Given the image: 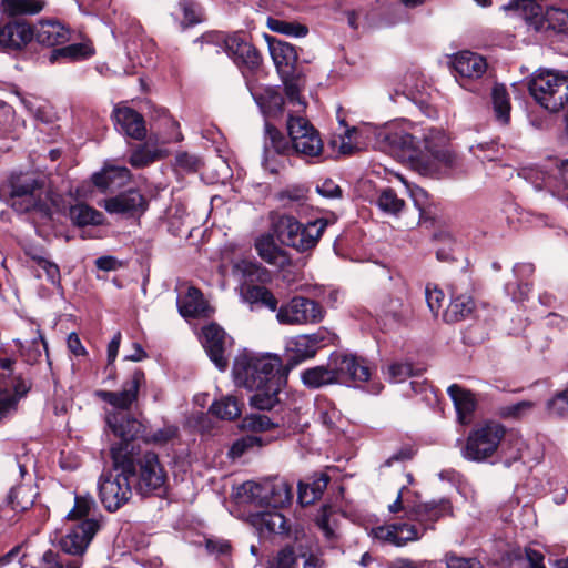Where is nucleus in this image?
Returning <instances> with one entry per match:
<instances>
[{
  "label": "nucleus",
  "instance_id": "4d7b16f0",
  "mask_svg": "<svg viewBox=\"0 0 568 568\" xmlns=\"http://www.w3.org/2000/svg\"><path fill=\"white\" fill-rule=\"evenodd\" d=\"M254 446H262V438L256 435H246L233 444L231 454L233 457H240L246 449Z\"/></svg>",
  "mask_w": 568,
  "mask_h": 568
},
{
  "label": "nucleus",
  "instance_id": "412c9836",
  "mask_svg": "<svg viewBox=\"0 0 568 568\" xmlns=\"http://www.w3.org/2000/svg\"><path fill=\"white\" fill-rule=\"evenodd\" d=\"M105 422L112 433L120 438L118 444L112 445L111 450L124 444H134L133 439L139 434L141 424L129 412H106Z\"/></svg>",
  "mask_w": 568,
  "mask_h": 568
},
{
  "label": "nucleus",
  "instance_id": "a19ab883",
  "mask_svg": "<svg viewBox=\"0 0 568 568\" xmlns=\"http://www.w3.org/2000/svg\"><path fill=\"white\" fill-rule=\"evenodd\" d=\"M270 52L272 59L278 70L281 68H292L297 61V53L295 48L283 41H274L270 43Z\"/></svg>",
  "mask_w": 568,
  "mask_h": 568
},
{
  "label": "nucleus",
  "instance_id": "c85d7f7f",
  "mask_svg": "<svg viewBox=\"0 0 568 568\" xmlns=\"http://www.w3.org/2000/svg\"><path fill=\"white\" fill-rule=\"evenodd\" d=\"M453 64L456 73L464 79H479L487 70L485 58L470 51L459 52Z\"/></svg>",
  "mask_w": 568,
  "mask_h": 568
},
{
  "label": "nucleus",
  "instance_id": "6e6d98bb",
  "mask_svg": "<svg viewBox=\"0 0 568 568\" xmlns=\"http://www.w3.org/2000/svg\"><path fill=\"white\" fill-rule=\"evenodd\" d=\"M285 93L288 99V103L296 106L295 112H301L305 109L306 103L300 97V87L295 80H285Z\"/></svg>",
  "mask_w": 568,
  "mask_h": 568
},
{
  "label": "nucleus",
  "instance_id": "9d476101",
  "mask_svg": "<svg viewBox=\"0 0 568 568\" xmlns=\"http://www.w3.org/2000/svg\"><path fill=\"white\" fill-rule=\"evenodd\" d=\"M528 89L535 101L549 112H559L568 103V77L557 72L537 71Z\"/></svg>",
  "mask_w": 568,
  "mask_h": 568
},
{
  "label": "nucleus",
  "instance_id": "09e8293b",
  "mask_svg": "<svg viewBox=\"0 0 568 568\" xmlns=\"http://www.w3.org/2000/svg\"><path fill=\"white\" fill-rule=\"evenodd\" d=\"M34 495L29 487L20 486L11 490L10 503L14 510H27L33 505Z\"/></svg>",
  "mask_w": 568,
  "mask_h": 568
},
{
  "label": "nucleus",
  "instance_id": "f257e3e1",
  "mask_svg": "<svg viewBox=\"0 0 568 568\" xmlns=\"http://www.w3.org/2000/svg\"><path fill=\"white\" fill-rule=\"evenodd\" d=\"M375 146L407 162L420 175L440 178L456 165V155L449 148V139L436 128L423 130L408 122H393L375 132Z\"/></svg>",
  "mask_w": 568,
  "mask_h": 568
},
{
  "label": "nucleus",
  "instance_id": "9b49d317",
  "mask_svg": "<svg viewBox=\"0 0 568 568\" xmlns=\"http://www.w3.org/2000/svg\"><path fill=\"white\" fill-rule=\"evenodd\" d=\"M504 436L503 425L495 422L484 423L470 430L460 450L462 456L469 462H487L496 454Z\"/></svg>",
  "mask_w": 568,
  "mask_h": 568
},
{
  "label": "nucleus",
  "instance_id": "1a4fd4ad",
  "mask_svg": "<svg viewBox=\"0 0 568 568\" xmlns=\"http://www.w3.org/2000/svg\"><path fill=\"white\" fill-rule=\"evenodd\" d=\"M134 463L135 490L141 496L161 495L164 491L166 483V473L159 460V456L153 452L140 454L135 444H124Z\"/></svg>",
  "mask_w": 568,
  "mask_h": 568
},
{
  "label": "nucleus",
  "instance_id": "a211bd4d",
  "mask_svg": "<svg viewBox=\"0 0 568 568\" xmlns=\"http://www.w3.org/2000/svg\"><path fill=\"white\" fill-rule=\"evenodd\" d=\"M333 367L337 383L366 382L371 373L364 359L351 354H335L332 356Z\"/></svg>",
  "mask_w": 568,
  "mask_h": 568
},
{
  "label": "nucleus",
  "instance_id": "5fc2aeb1",
  "mask_svg": "<svg viewBox=\"0 0 568 568\" xmlns=\"http://www.w3.org/2000/svg\"><path fill=\"white\" fill-rule=\"evenodd\" d=\"M158 158V152L149 149L148 146H141L133 151L130 156V163L134 168H143L152 163Z\"/></svg>",
  "mask_w": 568,
  "mask_h": 568
},
{
  "label": "nucleus",
  "instance_id": "3c124183",
  "mask_svg": "<svg viewBox=\"0 0 568 568\" xmlns=\"http://www.w3.org/2000/svg\"><path fill=\"white\" fill-rule=\"evenodd\" d=\"M534 407V404L529 400H523L510 405H505L499 408V415L503 418H521L527 415Z\"/></svg>",
  "mask_w": 568,
  "mask_h": 568
},
{
  "label": "nucleus",
  "instance_id": "13d9d810",
  "mask_svg": "<svg viewBox=\"0 0 568 568\" xmlns=\"http://www.w3.org/2000/svg\"><path fill=\"white\" fill-rule=\"evenodd\" d=\"M446 568H483L480 561L475 558L458 557L454 554L445 556Z\"/></svg>",
  "mask_w": 568,
  "mask_h": 568
},
{
  "label": "nucleus",
  "instance_id": "39448f33",
  "mask_svg": "<svg viewBox=\"0 0 568 568\" xmlns=\"http://www.w3.org/2000/svg\"><path fill=\"white\" fill-rule=\"evenodd\" d=\"M130 452L125 447L112 449V468L100 476L99 495L109 511L118 510L132 497L131 478L134 475V463Z\"/></svg>",
  "mask_w": 568,
  "mask_h": 568
},
{
  "label": "nucleus",
  "instance_id": "0e129e2a",
  "mask_svg": "<svg viewBox=\"0 0 568 568\" xmlns=\"http://www.w3.org/2000/svg\"><path fill=\"white\" fill-rule=\"evenodd\" d=\"M175 164L184 171L193 172L197 170L200 160L193 154L180 152L175 156Z\"/></svg>",
  "mask_w": 568,
  "mask_h": 568
},
{
  "label": "nucleus",
  "instance_id": "de8ad7c7",
  "mask_svg": "<svg viewBox=\"0 0 568 568\" xmlns=\"http://www.w3.org/2000/svg\"><path fill=\"white\" fill-rule=\"evenodd\" d=\"M236 268L241 271L243 276L250 282H266L270 280V272L261 264L242 261L236 265Z\"/></svg>",
  "mask_w": 568,
  "mask_h": 568
},
{
  "label": "nucleus",
  "instance_id": "f03ea898",
  "mask_svg": "<svg viewBox=\"0 0 568 568\" xmlns=\"http://www.w3.org/2000/svg\"><path fill=\"white\" fill-rule=\"evenodd\" d=\"M403 487L394 503L388 505L389 513L404 511L406 523H394L372 529V536L388 545L403 547L409 541L419 540L428 529L443 516L449 514L450 503L447 499L429 503H416Z\"/></svg>",
  "mask_w": 568,
  "mask_h": 568
},
{
  "label": "nucleus",
  "instance_id": "0eeeda50",
  "mask_svg": "<svg viewBox=\"0 0 568 568\" xmlns=\"http://www.w3.org/2000/svg\"><path fill=\"white\" fill-rule=\"evenodd\" d=\"M327 225L328 221L325 219L304 224L292 215H283L275 224L274 233L282 245L305 253L316 247Z\"/></svg>",
  "mask_w": 568,
  "mask_h": 568
},
{
  "label": "nucleus",
  "instance_id": "58836bf2",
  "mask_svg": "<svg viewBox=\"0 0 568 568\" xmlns=\"http://www.w3.org/2000/svg\"><path fill=\"white\" fill-rule=\"evenodd\" d=\"M276 197L283 207L301 212L307 204V189L301 185L290 186L281 191Z\"/></svg>",
  "mask_w": 568,
  "mask_h": 568
},
{
  "label": "nucleus",
  "instance_id": "6e6552de",
  "mask_svg": "<svg viewBox=\"0 0 568 568\" xmlns=\"http://www.w3.org/2000/svg\"><path fill=\"white\" fill-rule=\"evenodd\" d=\"M505 11L515 18L523 19L528 28L535 31L552 29L557 32L568 31V11L550 8L546 11L535 0H509L503 6Z\"/></svg>",
  "mask_w": 568,
  "mask_h": 568
},
{
  "label": "nucleus",
  "instance_id": "052dcab7",
  "mask_svg": "<svg viewBox=\"0 0 568 568\" xmlns=\"http://www.w3.org/2000/svg\"><path fill=\"white\" fill-rule=\"evenodd\" d=\"M425 295H426V302H427V305H428L430 312L434 315H437L442 307V302L444 300V292L442 290L437 288L436 286L430 287L428 285L425 290Z\"/></svg>",
  "mask_w": 568,
  "mask_h": 568
},
{
  "label": "nucleus",
  "instance_id": "c03bdc74",
  "mask_svg": "<svg viewBox=\"0 0 568 568\" xmlns=\"http://www.w3.org/2000/svg\"><path fill=\"white\" fill-rule=\"evenodd\" d=\"M284 425L283 418H271L264 414H252L243 419V428L256 432H266Z\"/></svg>",
  "mask_w": 568,
  "mask_h": 568
},
{
  "label": "nucleus",
  "instance_id": "864d4df0",
  "mask_svg": "<svg viewBox=\"0 0 568 568\" xmlns=\"http://www.w3.org/2000/svg\"><path fill=\"white\" fill-rule=\"evenodd\" d=\"M179 9L183 13V20L181 21L183 29L201 21L200 10L194 2L182 0L179 2Z\"/></svg>",
  "mask_w": 568,
  "mask_h": 568
},
{
  "label": "nucleus",
  "instance_id": "4c0bfd02",
  "mask_svg": "<svg viewBox=\"0 0 568 568\" xmlns=\"http://www.w3.org/2000/svg\"><path fill=\"white\" fill-rule=\"evenodd\" d=\"M93 54V49L89 43H72L59 49H54L49 57L50 62H55L60 59L67 61H78L89 58Z\"/></svg>",
  "mask_w": 568,
  "mask_h": 568
},
{
  "label": "nucleus",
  "instance_id": "6ab92c4d",
  "mask_svg": "<svg viewBox=\"0 0 568 568\" xmlns=\"http://www.w3.org/2000/svg\"><path fill=\"white\" fill-rule=\"evenodd\" d=\"M103 207L111 214H121L132 217L142 215L148 207V202L138 190L131 189L116 196L104 200Z\"/></svg>",
  "mask_w": 568,
  "mask_h": 568
},
{
  "label": "nucleus",
  "instance_id": "473e14b6",
  "mask_svg": "<svg viewBox=\"0 0 568 568\" xmlns=\"http://www.w3.org/2000/svg\"><path fill=\"white\" fill-rule=\"evenodd\" d=\"M447 392L454 403L459 422L462 424H467L469 422V416L476 407L474 395L457 384L450 385Z\"/></svg>",
  "mask_w": 568,
  "mask_h": 568
},
{
  "label": "nucleus",
  "instance_id": "7c9ffc66",
  "mask_svg": "<svg viewBox=\"0 0 568 568\" xmlns=\"http://www.w3.org/2000/svg\"><path fill=\"white\" fill-rule=\"evenodd\" d=\"M250 521L260 535H287L288 526L285 517L278 511H260L250 515Z\"/></svg>",
  "mask_w": 568,
  "mask_h": 568
},
{
  "label": "nucleus",
  "instance_id": "20e7f679",
  "mask_svg": "<svg viewBox=\"0 0 568 568\" xmlns=\"http://www.w3.org/2000/svg\"><path fill=\"white\" fill-rule=\"evenodd\" d=\"M282 361L272 354L243 353L235 357L233 376L237 385L254 392L250 398L252 406L270 410L280 403Z\"/></svg>",
  "mask_w": 568,
  "mask_h": 568
},
{
  "label": "nucleus",
  "instance_id": "a878e982",
  "mask_svg": "<svg viewBox=\"0 0 568 568\" xmlns=\"http://www.w3.org/2000/svg\"><path fill=\"white\" fill-rule=\"evenodd\" d=\"M92 180L102 192H115L130 182L131 173L125 166L106 164L101 172L93 175Z\"/></svg>",
  "mask_w": 568,
  "mask_h": 568
},
{
  "label": "nucleus",
  "instance_id": "dca6fc26",
  "mask_svg": "<svg viewBox=\"0 0 568 568\" xmlns=\"http://www.w3.org/2000/svg\"><path fill=\"white\" fill-rule=\"evenodd\" d=\"M144 382V373L140 369H135L123 383L121 390L111 392L100 389L95 392V396L110 404L113 407L111 412H129L132 404L138 399L139 388Z\"/></svg>",
  "mask_w": 568,
  "mask_h": 568
},
{
  "label": "nucleus",
  "instance_id": "aec40b11",
  "mask_svg": "<svg viewBox=\"0 0 568 568\" xmlns=\"http://www.w3.org/2000/svg\"><path fill=\"white\" fill-rule=\"evenodd\" d=\"M202 344L214 365L220 371H225L229 361L225 356L226 334L224 329L214 323L204 326Z\"/></svg>",
  "mask_w": 568,
  "mask_h": 568
},
{
  "label": "nucleus",
  "instance_id": "c756f323",
  "mask_svg": "<svg viewBox=\"0 0 568 568\" xmlns=\"http://www.w3.org/2000/svg\"><path fill=\"white\" fill-rule=\"evenodd\" d=\"M178 308L184 318H196L209 316V306L203 294L196 287L190 286L183 296H179Z\"/></svg>",
  "mask_w": 568,
  "mask_h": 568
},
{
  "label": "nucleus",
  "instance_id": "8fccbe9b",
  "mask_svg": "<svg viewBox=\"0 0 568 568\" xmlns=\"http://www.w3.org/2000/svg\"><path fill=\"white\" fill-rule=\"evenodd\" d=\"M387 378L392 383H402L408 377L414 376L415 373L409 363L395 362L386 368Z\"/></svg>",
  "mask_w": 568,
  "mask_h": 568
},
{
  "label": "nucleus",
  "instance_id": "7ed1b4c3",
  "mask_svg": "<svg viewBox=\"0 0 568 568\" xmlns=\"http://www.w3.org/2000/svg\"><path fill=\"white\" fill-rule=\"evenodd\" d=\"M286 126L291 146L273 124L266 121L264 125L262 165L272 174L278 173L283 168V155L291 149L305 159L320 158L324 150L318 130L306 118L288 114Z\"/></svg>",
  "mask_w": 568,
  "mask_h": 568
},
{
  "label": "nucleus",
  "instance_id": "72a5a7b5",
  "mask_svg": "<svg viewBox=\"0 0 568 568\" xmlns=\"http://www.w3.org/2000/svg\"><path fill=\"white\" fill-rule=\"evenodd\" d=\"M301 378L303 384L310 388H320L337 383L332 358L326 366L321 365L305 369L301 374Z\"/></svg>",
  "mask_w": 568,
  "mask_h": 568
},
{
  "label": "nucleus",
  "instance_id": "e2e57ef3",
  "mask_svg": "<svg viewBox=\"0 0 568 568\" xmlns=\"http://www.w3.org/2000/svg\"><path fill=\"white\" fill-rule=\"evenodd\" d=\"M13 394H10V397L16 399V406L18 402L24 397L31 388V382L28 378H24L22 375H18L13 378L12 382Z\"/></svg>",
  "mask_w": 568,
  "mask_h": 568
},
{
  "label": "nucleus",
  "instance_id": "b1692460",
  "mask_svg": "<svg viewBox=\"0 0 568 568\" xmlns=\"http://www.w3.org/2000/svg\"><path fill=\"white\" fill-rule=\"evenodd\" d=\"M33 39V30L26 22L7 23L0 28V47L8 51H18Z\"/></svg>",
  "mask_w": 568,
  "mask_h": 568
},
{
  "label": "nucleus",
  "instance_id": "f8f14e48",
  "mask_svg": "<svg viewBox=\"0 0 568 568\" xmlns=\"http://www.w3.org/2000/svg\"><path fill=\"white\" fill-rule=\"evenodd\" d=\"M247 500L260 507L282 508L293 499L292 486L280 477L261 483L246 481L241 487Z\"/></svg>",
  "mask_w": 568,
  "mask_h": 568
},
{
  "label": "nucleus",
  "instance_id": "2eb2a0df",
  "mask_svg": "<svg viewBox=\"0 0 568 568\" xmlns=\"http://www.w3.org/2000/svg\"><path fill=\"white\" fill-rule=\"evenodd\" d=\"M100 520L97 518H87L81 523H75L59 541L63 552L81 557L88 549L93 537L100 529Z\"/></svg>",
  "mask_w": 568,
  "mask_h": 568
},
{
  "label": "nucleus",
  "instance_id": "37998d69",
  "mask_svg": "<svg viewBox=\"0 0 568 568\" xmlns=\"http://www.w3.org/2000/svg\"><path fill=\"white\" fill-rule=\"evenodd\" d=\"M3 10L10 16L36 14L44 7V0H2Z\"/></svg>",
  "mask_w": 568,
  "mask_h": 568
},
{
  "label": "nucleus",
  "instance_id": "2f4dec72",
  "mask_svg": "<svg viewBox=\"0 0 568 568\" xmlns=\"http://www.w3.org/2000/svg\"><path fill=\"white\" fill-rule=\"evenodd\" d=\"M252 95L266 118H278L284 111V98L274 87H265L261 91L251 90Z\"/></svg>",
  "mask_w": 568,
  "mask_h": 568
},
{
  "label": "nucleus",
  "instance_id": "680f3d73",
  "mask_svg": "<svg viewBox=\"0 0 568 568\" xmlns=\"http://www.w3.org/2000/svg\"><path fill=\"white\" fill-rule=\"evenodd\" d=\"M316 192L326 199H339L342 196V189L331 179H326L321 184H317Z\"/></svg>",
  "mask_w": 568,
  "mask_h": 568
},
{
  "label": "nucleus",
  "instance_id": "bb28decb",
  "mask_svg": "<svg viewBox=\"0 0 568 568\" xmlns=\"http://www.w3.org/2000/svg\"><path fill=\"white\" fill-rule=\"evenodd\" d=\"M475 311V301L467 294L462 293L456 286L450 287V302L444 311L443 318L446 323H456L468 318Z\"/></svg>",
  "mask_w": 568,
  "mask_h": 568
},
{
  "label": "nucleus",
  "instance_id": "423d86ee",
  "mask_svg": "<svg viewBox=\"0 0 568 568\" xmlns=\"http://www.w3.org/2000/svg\"><path fill=\"white\" fill-rule=\"evenodd\" d=\"M8 189L13 210L19 213L34 212L41 219H51L52 210L43 197V179L33 173H13L8 181Z\"/></svg>",
  "mask_w": 568,
  "mask_h": 568
},
{
  "label": "nucleus",
  "instance_id": "5701e85b",
  "mask_svg": "<svg viewBox=\"0 0 568 568\" xmlns=\"http://www.w3.org/2000/svg\"><path fill=\"white\" fill-rule=\"evenodd\" d=\"M116 130L132 139L142 140L146 135L143 116L131 108L116 106L112 114Z\"/></svg>",
  "mask_w": 568,
  "mask_h": 568
},
{
  "label": "nucleus",
  "instance_id": "603ef678",
  "mask_svg": "<svg viewBox=\"0 0 568 568\" xmlns=\"http://www.w3.org/2000/svg\"><path fill=\"white\" fill-rule=\"evenodd\" d=\"M178 427L174 425H165L162 428L150 432L145 440L155 445H164L176 437Z\"/></svg>",
  "mask_w": 568,
  "mask_h": 568
},
{
  "label": "nucleus",
  "instance_id": "ddd939ff",
  "mask_svg": "<svg viewBox=\"0 0 568 568\" xmlns=\"http://www.w3.org/2000/svg\"><path fill=\"white\" fill-rule=\"evenodd\" d=\"M197 41L221 47L241 70L255 71L261 65L262 57L260 52L240 33L232 36L220 32L207 33Z\"/></svg>",
  "mask_w": 568,
  "mask_h": 568
},
{
  "label": "nucleus",
  "instance_id": "cd10ccee",
  "mask_svg": "<svg viewBox=\"0 0 568 568\" xmlns=\"http://www.w3.org/2000/svg\"><path fill=\"white\" fill-rule=\"evenodd\" d=\"M254 246L258 256L270 265L284 268L291 264L287 252L275 243L272 234H262L258 236L255 240Z\"/></svg>",
  "mask_w": 568,
  "mask_h": 568
},
{
  "label": "nucleus",
  "instance_id": "c9c22d12",
  "mask_svg": "<svg viewBox=\"0 0 568 568\" xmlns=\"http://www.w3.org/2000/svg\"><path fill=\"white\" fill-rule=\"evenodd\" d=\"M244 298L251 305H260L268 308L272 312L277 313V310L280 308L277 298L265 286H248L244 292Z\"/></svg>",
  "mask_w": 568,
  "mask_h": 568
},
{
  "label": "nucleus",
  "instance_id": "4468645a",
  "mask_svg": "<svg viewBox=\"0 0 568 568\" xmlns=\"http://www.w3.org/2000/svg\"><path fill=\"white\" fill-rule=\"evenodd\" d=\"M324 318L322 305L311 298L294 296L287 303L280 306L276 320L283 325L316 324Z\"/></svg>",
  "mask_w": 568,
  "mask_h": 568
},
{
  "label": "nucleus",
  "instance_id": "69168bd1",
  "mask_svg": "<svg viewBox=\"0 0 568 568\" xmlns=\"http://www.w3.org/2000/svg\"><path fill=\"white\" fill-rule=\"evenodd\" d=\"M16 410V399L10 397V393H0V422L11 416Z\"/></svg>",
  "mask_w": 568,
  "mask_h": 568
},
{
  "label": "nucleus",
  "instance_id": "338daca9",
  "mask_svg": "<svg viewBox=\"0 0 568 568\" xmlns=\"http://www.w3.org/2000/svg\"><path fill=\"white\" fill-rule=\"evenodd\" d=\"M205 547L212 555H226L231 548L229 541L215 538H207L205 540Z\"/></svg>",
  "mask_w": 568,
  "mask_h": 568
},
{
  "label": "nucleus",
  "instance_id": "f3484780",
  "mask_svg": "<svg viewBox=\"0 0 568 568\" xmlns=\"http://www.w3.org/2000/svg\"><path fill=\"white\" fill-rule=\"evenodd\" d=\"M275 568H321L320 558L302 541L281 549L274 558Z\"/></svg>",
  "mask_w": 568,
  "mask_h": 568
},
{
  "label": "nucleus",
  "instance_id": "bf43d9fd",
  "mask_svg": "<svg viewBox=\"0 0 568 568\" xmlns=\"http://www.w3.org/2000/svg\"><path fill=\"white\" fill-rule=\"evenodd\" d=\"M41 347L44 351L45 355L48 356L47 342L44 337L39 333L38 338L33 339L30 348L23 353L26 361L30 364L36 363L42 354Z\"/></svg>",
  "mask_w": 568,
  "mask_h": 568
},
{
  "label": "nucleus",
  "instance_id": "393cba45",
  "mask_svg": "<svg viewBox=\"0 0 568 568\" xmlns=\"http://www.w3.org/2000/svg\"><path fill=\"white\" fill-rule=\"evenodd\" d=\"M33 30V38L47 47L64 44L70 40L71 31L68 27L55 20L40 21Z\"/></svg>",
  "mask_w": 568,
  "mask_h": 568
},
{
  "label": "nucleus",
  "instance_id": "a18cd8bd",
  "mask_svg": "<svg viewBox=\"0 0 568 568\" xmlns=\"http://www.w3.org/2000/svg\"><path fill=\"white\" fill-rule=\"evenodd\" d=\"M381 211L389 215H397L405 206L403 199H399L390 187L383 189L376 200Z\"/></svg>",
  "mask_w": 568,
  "mask_h": 568
},
{
  "label": "nucleus",
  "instance_id": "774afa93",
  "mask_svg": "<svg viewBox=\"0 0 568 568\" xmlns=\"http://www.w3.org/2000/svg\"><path fill=\"white\" fill-rule=\"evenodd\" d=\"M549 408L560 415L568 414V389L556 395L548 404Z\"/></svg>",
  "mask_w": 568,
  "mask_h": 568
},
{
  "label": "nucleus",
  "instance_id": "ea45409f",
  "mask_svg": "<svg viewBox=\"0 0 568 568\" xmlns=\"http://www.w3.org/2000/svg\"><path fill=\"white\" fill-rule=\"evenodd\" d=\"M242 407L243 403L236 397L227 395L220 400H215L211 405L210 412L221 419L232 420L241 415Z\"/></svg>",
  "mask_w": 568,
  "mask_h": 568
},
{
  "label": "nucleus",
  "instance_id": "f704fd0d",
  "mask_svg": "<svg viewBox=\"0 0 568 568\" xmlns=\"http://www.w3.org/2000/svg\"><path fill=\"white\" fill-rule=\"evenodd\" d=\"M68 520H73L75 523H81L87 518H97L98 516V506L94 498L89 495H77L74 497V506L67 515Z\"/></svg>",
  "mask_w": 568,
  "mask_h": 568
},
{
  "label": "nucleus",
  "instance_id": "4be33fe9",
  "mask_svg": "<svg viewBox=\"0 0 568 568\" xmlns=\"http://www.w3.org/2000/svg\"><path fill=\"white\" fill-rule=\"evenodd\" d=\"M325 339V331L297 335L287 342L286 349L293 354V359L296 364L314 357L317 351L324 345Z\"/></svg>",
  "mask_w": 568,
  "mask_h": 568
},
{
  "label": "nucleus",
  "instance_id": "e433bc0d",
  "mask_svg": "<svg viewBox=\"0 0 568 568\" xmlns=\"http://www.w3.org/2000/svg\"><path fill=\"white\" fill-rule=\"evenodd\" d=\"M493 110L497 121L508 124L510 120V100L507 89L503 84H496L491 90Z\"/></svg>",
  "mask_w": 568,
  "mask_h": 568
},
{
  "label": "nucleus",
  "instance_id": "49530a36",
  "mask_svg": "<svg viewBox=\"0 0 568 568\" xmlns=\"http://www.w3.org/2000/svg\"><path fill=\"white\" fill-rule=\"evenodd\" d=\"M267 27L274 32L296 38L305 37L308 31L303 24L274 17L267 18Z\"/></svg>",
  "mask_w": 568,
  "mask_h": 568
},
{
  "label": "nucleus",
  "instance_id": "79ce46f5",
  "mask_svg": "<svg viewBox=\"0 0 568 568\" xmlns=\"http://www.w3.org/2000/svg\"><path fill=\"white\" fill-rule=\"evenodd\" d=\"M70 219L78 226L100 225L103 222V214L84 203H80L70 207Z\"/></svg>",
  "mask_w": 568,
  "mask_h": 568
}]
</instances>
